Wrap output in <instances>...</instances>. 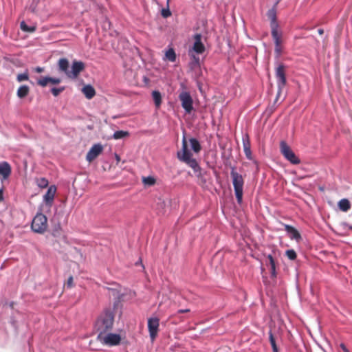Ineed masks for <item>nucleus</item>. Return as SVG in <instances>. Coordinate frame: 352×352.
<instances>
[{
	"instance_id": "f257e3e1",
	"label": "nucleus",
	"mask_w": 352,
	"mask_h": 352,
	"mask_svg": "<svg viewBox=\"0 0 352 352\" xmlns=\"http://www.w3.org/2000/svg\"><path fill=\"white\" fill-rule=\"evenodd\" d=\"M114 322V314L110 309L104 310L98 318L95 329L98 333H107L112 329Z\"/></svg>"
},
{
	"instance_id": "f03ea898",
	"label": "nucleus",
	"mask_w": 352,
	"mask_h": 352,
	"mask_svg": "<svg viewBox=\"0 0 352 352\" xmlns=\"http://www.w3.org/2000/svg\"><path fill=\"white\" fill-rule=\"evenodd\" d=\"M177 157L179 160L184 162L189 167H190L195 173L201 172V167L198 164L196 159L192 157V153L188 149L186 138L184 136L182 140V151H178Z\"/></svg>"
},
{
	"instance_id": "7ed1b4c3",
	"label": "nucleus",
	"mask_w": 352,
	"mask_h": 352,
	"mask_svg": "<svg viewBox=\"0 0 352 352\" xmlns=\"http://www.w3.org/2000/svg\"><path fill=\"white\" fill-rule=\"evenodd\" d=\"M230 175L237 203L241 204L243 200L244 179L242 175L236 170L234 166L231 167Z\"/></svg>"
},
{
	"instance_id": "20e7f679",
	"label": "nucleus",
	"mask_w": 352,
	"mask_h": 352,
	"mask_svg": "<svg viewBox=\"0 0 352 352\" xmlns=\"http://www.w3.org/2000/svg\"><path fill=\"white\" fill-rule=\"evenodd\" d=\"M47 228V219L45 215L42 213H37L34 217L31 224V228L33 232L38 234H43Z\"/></svg>"
},
{
	"instance_id": "39448f33",
	"label": "nucleus",
	"mask_w": 352,
	"mask_h": 352,
	"mask_svg": "<svg viewBox=\"0 0 352 352\" xmlns=\"http://www.w3.org/2000/svg\"><path fill=\"white\" fill-rule=\"evenodd\" d=\"M97 340L107 346H116L120 344L121 338L119 334L112 333H98Z\"/></svg>"
},
{
	"instance_id": "423d86ee",
	"label": "nucleus",
	"mask_w": 352,
	"mask_h": 352,
	"mask_svg": "<svg viewBox=\"0 0 352 352\" xmlns=\"http://www.w3.org/2000/svg\"><path fill=\"white\" fill-rule=\"evenodd\" d=\"M280 151L283 157L292 164H298L300 162L290 146L285 142H280Z\"/></svg>"
},
{
	"instance_id": "0eeeda50",
	"label": "nucleus",
	"mask_w": 352,
	"mask_h": 352,
	"mask_svg": "<svg viewBox=\"0 0 352 352\" xmlns=\"http://www.w3.org/2000/svg\"><path fill=\"white\" fill-rule=\"evenodd\" d=\"M285 67L283 63H278L275 69V76L278 87V96L280 95L286 85Z\"/></svg>"
},
{
	"instance_id": "6e6552de",
	"label": "nucleus",
	"mask_w": 352,
	"mask_h": 352,
	"mask_svg": "<svg viewBox=\"0 0 352 352\" xmlns=\"http://www.w3.org/2000/svg\"><path fill=\"white\" fill-rule=\"evenodd\" d=\"M178 98L185 112L190 113L193 110V100L190 93L186 91H182Z\"/></svg>"
},
{
	"instance_id": "1a4fd4ad",
	"label": "nucleus",
	"mask_w": 352,
	"mask_h": 352,
	"mask_svg": "<svg viewBox=\"0 0 352 352\" xmlns=\"http://www.w3.org/2000/svg\"><path fill=\"white\" fill-rule=\"evenodd\" d=\"M271 34L274 43V54L275 58L278 60L282 54L283 49L281 47L282 43V32L278 30H274L271 32Z\"/></svg>"
},
{
	"instance_id": "9d476101",
	"label": "nucleus",
	"mask_w": 352,
	"mask_h": 352,
	"mask_svg": "<svg viewBox=\"0 0 352 352\" xmlns=\"http://www.w3.org/2000/svg\"><path fill=\"white\" fill-rule=\"evenodd\" d=\"M160 319L157 317H151L148 319V330L151 340L153 341L159 331Z\"/></svg>"
},
{
	"instance_id": "9b49d317",
	"label": "nucleus",
	"mask_w": 352,
	"mask_h": 352,
	"mask_svg": "<svg viewBox=\"0 0 352 352\" xmlns=\"http://www.w3.org/2000/svg\"><path fill=\"white\" fill-rule=\"evenodd\" d=\"M56 192V186L52 185L48 188L47 192L43 195V201L45 206L47 208V210H50L52 206Z\"/></svg>"
},
{
	"instance_id": "f8f14e48",
	"label": "nucleus",
	"mask_w": 352,
	"mask_h": 352,
	"mask_svg": "<svg viewBox=\"0 0 352 352\" xmlns=\"http://www.w3.org/2000/svg\"><path fill=\"white\" fill-rule=\"evenodd\" d=\"M280 0H277L273 7L270 9L267 12V16L270 20L271 32L274 30H278L279 25L276 19V6Z\"/></svg>"
},
{
	"instance_id": "ddd939ff",
	"label": "nucleus",
	"mask_w": 352,
	"mask_h": 352,
	"mask_svg": "<svg viewBox=\"0 0 352 352\" xmlns=\"http://www.w3.org/2000/svg\"><path fill=\"white\" fill-rule=\"evenodd\" d=\"M193 38L195 40V42H194L192 49L190 50L191 53L195 52L198 54H203L206 50V47L201 41L202 35L199 33L195 34L193 36Z\"/></svg>"
},
{
	"instance_id": "4468645a",
	"label": "nucleus",
	"mask_w": 352,
	"mask_h": 352,
	"mask_svg": "<svg viewBox=\"0 0 352 352\" xmlns=\"http://www.w3.org/2000/svg\"><path fill=\"white\" fill-rule=\"evenodd\" d=\"M85 69V64L82 61L74 60L72 65V69L69 70L68 78L75 79L78 74Z\"/></svg>"
},
{
	"instance_id": "2eb2a0df",
	"label": "nucleus",
	"mask_w": 352,
	"mask_h": 352,
	"mask_svg": "<svg viewBox=\"0 0 352 352\" xmlns=\"http://www.w3.org/2000/svg\"><path fill=\"white\" fill-rule=\"evenodd\" d=\"M102 144H94L87 153L86 160L89 162H92L102 153Z\"/></svg>"
},
{
	"instance_id": "dca6fc26",
	"label": "nucleus",
	"mask_w": 352,
	"mask_h": 352,
	"mask_svg": "<svg viewBox=\"0 0 352 352\" xmlns=\"http://www.w3.org/2000/svg\"><path fill=\"white\" fill-rule=\"evenodd\" d=\"M265 265L270 267L271 278H276L277 276L276 262L272 254H270L266 256Z\"/></svg>"
},
{
	"instance_id": "f3484780",
	"label": "nucleus",
	"mask_w": 352,
	"mask_h": 352,
	"mask_svg": "<svg viewBox=\"0 0 352 352\" xmlns=\"http://www.w3.org/2000/svg\"><path fill=\"white\" fill-rule=\"evenodd\" d=\"M242 143L243 151L245 155V157L248 160H252V154L251 151V144L250 141V138L248 133H245L242 136Z\"/></svg>"
},
{
	"instance_id": "a211bd4d",
	"label": "nucleus",
	"mask_w": 352,
	"mask_h": 352,
	"mask_svg": "<svg viewBox=\"0 0 352 352\" xmlns=\"http://www.w3.org/2000/svg\"><path fill=\"white\" fill-rule=\"evenodd\" d=\"M282 225L284 226L285 230L292 240H296L298 242L301 240V235L295 228L285 223H282Z\"/></svg>"
},
{
	"instance_id": "6ab92c4d",
	"label": "nucleus",
	"mask_w": 352,
	"mask_h": 352,
	"mask_svg": "<svg viewBox=\"0 0 352 352\" xmlns=\"http://www.w3.org/2000/svg\"><path fill=\"white\" fill-rule=\"evenodd\" d=\"M60 82L61 79L60 78L50 76H41L37 80V84L42 87H46L49 82L53 85H58Z\"/></svg>"
},
{
	"instance_id": "aec40b11",
	"label": "nucleus",
	"mask_w": 352,
	"mask_h": 352,
	"mask_svg": "<svg viewBox=\"0 0 352 352\" xmlns=\"http://www.w3.org/2000/svg\"><path fill=\"white\" fill-rule=\"evenodd\" d=\"M12 173V168L10 164L6 161L0 162V175H1V181L7 179Z\"/></svg>"
},
{
	"instance_id": "412c9836",
	"label": "nucleus",
	"mask_w": 352,
	"mask_h": 352,
	"mask_svg": "<svg viewBox=\"0 0 352 352\" xmlns=\"http://www.w3.org/2000/svg\"><path fill=\"white\" fill-rule=\"evenodd\" d=\"M58 69L60 72L64 73L67 77L69 73V63L67 58H60L58 62Z\"/></svg>"
},
{
	"instance_id": "4be33fe9",
	"label": "nucleus",
	"mask_w": 352,
	"mask_h": 352,
	"mask_svg": "<svg viewBox=\"0 0 352 352\" xmlns=\"http://www.w3.org/2000/svg\"><path fill=\"white\" fill-rule=\"evenodd\" d=\"M82 91L87 99H91L96 94L94 88L90 85L84 86Z\"/></svg>"
},
{
	"instance_id": "5701e85b",
	"label": "nucleus",
	"mask_w": 352,
	"mask_h": 352,
	"mask_svg": "<svg viewBox=\"0 0 352 352\" xmlns=\"http://www.w3.org/2000/svg\"><path fill=\"white\" fill-rule=\"evenodd\" d=\"M30 92V87L28 85H21L19 87L16 91V96L19 98H24Z\"/></svg>"
},
{
	"instance_id": "b1692460",
	"label": "nucleus",
	"mask_w": 352,
	"mask_h": 352,
	"mask_svg": "<svg viewBox=\"0 0 352 352\" xmlns=\"http://www.w3.org/2000/svg\"><path fill=\"white\" fill-rule=\"evenodd\" d=\"M189 56H190V58L192 59L191 62L190 63V67L191 69H195V67H200V59L198 56H196L193 53H191V50H189L188 52Z\"/></svg>"
},
{
	"instance_id": "393cba45",
	"label": "nucleus",
	"mask_w": 352,
	"mask_h": 352,
	"mask_svg": "<svg viewBox=\"0 0 352 352\" xmlns=\"http://www.w3.org/2000/svg\"><path fill=\"white\" fill-rule=\"evenodd\" d=\"M191 149L196 153H199L201 150V146L197 139L191 138L189 140Z\"/></svg>"
},
{
	"instance_id": "a878e982",
	"label": "nucleus",
	"mask_w": 352,
	"mask_h": 352,
	"mask_svg": "<svg viewBox=\"0 0 352 352\" xmlns=\"http://www.w3.org/2000/svg\"><path fill=\"white\" fill-rule=\"evenodd\" d=\"M338 206L340 210L347 212L351 208L350 201L347 199H342L339 201Z\"/></svg>"
},
{
	"instance_id": "bb28decb",
	"label": "nucleus",
	"mask_w": 352,
	"mask_h": 352,
	"mask_svg": "<svg viewBox=\"0 0 352 352\" xmlns=\"http://www.w3.org/2000/svg\"><path fill=\"white\" fill-rule=\"evenodd\" d=\"M152 97L156 108H160L162 104V95L159 91L155 90L152 92Z\"/></svg>"
},
{
	"instance_id": "cd10ccee",
	"label": "nucleus",
	"mask_w": 352,
	"mask_h": 352,
	"mask_svg": "<svg viewBox=\"0 0 352 352\" xmlns=\"http://www.w3.org/2000/svg\"><path fill=\"white\" fill-rule=\"evenodd\" d=\"M142 181L145 186H152L156 182L155 177L153 176L142 177Z\"/></svg>"
},
{
	"instance_id": "c85d7f7f",
	"label": "nucleus",
	"mask_w": 352,
	"mask_h": 352,
	"mask_svg": "<svg viewBox=\"0 0 352 352\" xmlns=\"http://www.w3.org/2000/svg\"><path fill=\"white\" fill-rule=\"evenodd\" d=\"M165 56L170 62H175L177 58L175 52L173 48H170L166 52Z\"/></svg>"
},
{
	"instance_id": "c756f323",
	"label": "nucleus",
	"mask_w": 352,
	"mask_h": 352,
	"mask_svg": "<svg viewBox=\"0 0 352 352\" xmlns=\"http://www.w3.org/2000/svg\"><path fill=\"white\" fill-rule=\"evenodd\" d=\"M129 135V133L128 131H116L113 134V138L115 140H119L127 137Z\"/></svg>"
},
{
	"instance_id": "7c9ffc66",
	"label": "nucleus",
	"mask_w": 352,
	"mask_h": 352,
	"mask_svg": "<svg viewBox=\"0 0 352 352\" xmlns=\"http://www.w3.org/2000/svg\"><path fill=\"white\" fill-rule=\"evenodd\" d=\"M21 29L26 32H34L36 30L35 26H28L25 21H21L20 23Z\"/></svg>"
},
{
	"instance_id": "2f4dec72",
	"label": "nucleus",
	"mask_w": 352,
	"mask_h": 352,
	"mask_svg": "<svg viewBox=\"0 0 352 352\" xmlns=\"http://www.w3.org/2000/svg\"><path fill=\"white\" fill-rule=\"evenodd\" d=\"M269 339H270V342L272 346L273 352H278V347H277V345L276 343L275 338H274L273 333L271 331H270V332H269Z\"/></svg>"
},
{
	"instance_id": "473e14b6",
	"label": "nucleus",
	"mask_w": 352,
	"mask_h": 352,
	"mask_svg": "<svg viewBox=\"0 0 352 352\" xmlns=\"http://www.w3.org/2000/svg\"><path fill=\"white\" fill-rule=\"evenodd\" d=\"M29 80V75L28 72H25L21 74H19L16 76V80L19 82Z\"/></svg>"
},
{
	"instance_id": "72a5a7b5",
	"label": "nucleus",
	"mask_w": 352,
	"mask_h": 352,
	"mask_svg": "<svg viewBox=\"0 0 352 352\" xmlns=\"http://www.w3.org/2000/svg\"><path fill=\"white\" fill-rule=\"evenodd\" d=\"M65 89L64 86L60 87H52L50 90L52 95L55 97L58 96L61 92H63Z\"/></svg>"
},
{
	"instance_id": "f704fd0d",
	"label": "nucleus",
	"mask_w": 352,
	"mask_h": 352,
	"mask_svg": "<svg viewBox=\"0 0 352 352\" xmlns=\"http://www.w3.org/2000/svg\"><path fill=\"white\" fill-rule=\"evenodd\" d=\"M285 255L291 261L295 260L297 257L296 252L292 249L286 250Z\"/></svg>"
},
{
	"instance_id": "c9c22d12",
	"label": "nucleus",
	"mask_w": 352,
	"mask_h": 352,
	"mask_svg": "<svg viewBox=\"0 0 352 352\" xmlns=\"http://www.w3.org/2000/svg\"><path fill=\"white\" fill-rule=\"evenodd\" d=\"M48 185V180L44 177H42L38 180V186L40 188H45Z\"/></svg>"
},
{
	"instance_id": "e433bc0d",
	"label": "nucleus",
	"mask_w": 352,
	"mask_h": 352,
	"mask_svg": "<svg viewBox=\"0 0 352 352\" xmlns=\"http://www.w3.org/2000/svg\"><path fill=\"white\" fill-rule=\"evenodd\" d=\"M161 14L164 18L169 17L171 15V12L168 6H167V8H163L161 11Z\"/></svg>"
},
{
	"instance_id": "4c0bfd02",
	"label": "nucleus",
	"mask_w": 352,
	"mask_h": 352,
	"mask_svg": "<svg viewBox=\"0 0 352 352\" xmlns=\"http://www.w3.org/2000/svg\"><path fill=\"white\" fill-rule=\"evenodd\" d=\"M73 286V277L70 276L67 281V287H72Z\"/></svg>"
},
{
	"instance_id": "58836bf2",
	"label": "nucleus",
	"mask_w": 352,
	"mask_h": 352,
	"mask_svg": "<svg viewBox=\"0 0 352 352\" xmlns=\"http://www.w3.org/2000/svg\"><path fill=\"white\" fill-rule=\"evenodd\" d=\"M340 348L343 350V351H344V352H350V351L348 350V349L346 348V346H345V344H344L341 343V344H340Z\"/></svg>"
},
{
	"instance_id": "ea45409f",
	"label": "nucleus",
	"mask_w": 352,
	"mask_h": 352,
	"mask_svg": "<svg viewBox=\"0 0 352 352\" xmlns=\"http://www.w3.org/2000/svg\"><path fill=\"white\" fill-rule=\"evenodd\" d=\"M35 72H38V73H41L43 72H44V68L43 67H36L35 69H34Z\"/></svg>"
},
{
	"instance_id": "a19ab883",
	"label": "nucleus",
	"mask_w": 352,
	"mask_h": 352,
	"mask_svg": "<svg viewBox=\"0 0 352 352\" xmlns=\"http://www.w3.org/2000/svg\"><path fill=\"white\" fill-rule=\"evenodd\" d=\"M190 311V309H179L177 311V313L178 314H183V313H187V312H189Z\"/></svg>"
},
{
	"instance_id": "79ce46f5",
	"label": "nucleus",
	"mask_w": 352,
	"mask_h": 352,
	"mask_svg": "<svg viewBox=\"0 0 352 352\" xmlns=\"http://www.w3.org/2000/svg\"><path fill=\"white\" fill-rule=\"evenodd\" d=\"M3 200V189H0V201Z\"/></svg>"
},
{
	"instance_id": "37998d69",
	"label": "nucleus",
	"mask_w": 352,
	"mask_h": 352,
	"mask_svg": "<svg viewBox=\"0 0 352 352\" xmlns=\"http://www.w3.org/2000/svg\"><path fill=\"white\" fill-rule=\"evenodd\" d=\"M318 32L319 34H322L324 32V30L322 29H318Z\"/></svg>"
},
{
	"instance_id": "c03bdc74",
	"label": "nucleus",
	"mask_w": 352,
	"mask_h": 352,
	"mask_svg": "<svg viewBox=\"0 0 352 352\" xmlns=\"http://www.w3.org/2000/svg\"><path fill=\"white\" fill-rule=\"evenodd\" d=\"M140 263H142V261H141V259H140V261H137V262L135 263V265H138V264H140Z\"/></svg>"
},
{
	"instance_id": "a18cd8bd",
	"label": "nucleus",
	"mask_w": 352,
	"mask_h": 352,
	"mask_svg": "<svg viewBox=\"0 0 352 352\" xmlns=\"http://www.w3.org/2000/svg\"><path fill=\"white\" fill-rule=\"evenodd\" d=\"M116 160H120V157H119V156H118V155H116Z\"/></svg>"
},
{
	"instance_id": "49530a36",
	"label": "nucleus",
	"mask_w": 352,
	"mask_h": 352,
	"mask_svg": "<svg viewBox=\"0 0 352 352\" xmlns=\"http://www.w3.org/2000/svg\"><path fill=\"white\" fill-rule=\"evenodd\" d=\"M169 0H167V3H168Z\"/></svg>"
}]
</instances>
